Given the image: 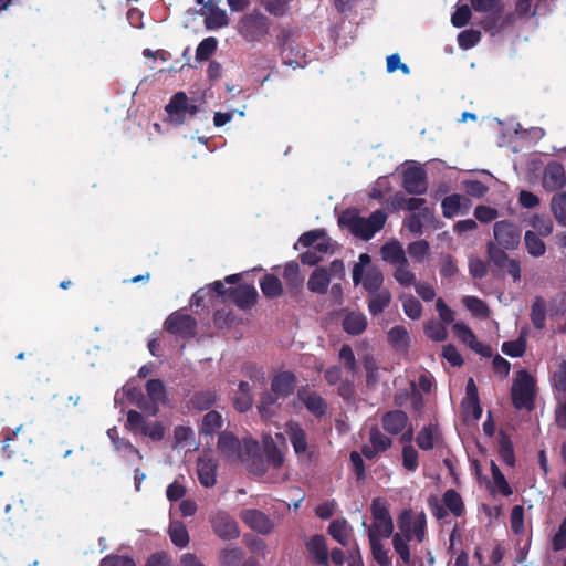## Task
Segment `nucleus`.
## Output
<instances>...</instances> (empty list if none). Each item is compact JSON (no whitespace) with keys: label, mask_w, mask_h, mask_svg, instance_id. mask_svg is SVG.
<instances>
[{"label":"nucleus","mask_w":566,"mask_h":566,"mask_svg":"<svg viewBox=\"0 0 566 566\" xmlns=\"http://www.w3.org/2000/svg\"><path fill=\"white\" fill-rule=\"evenodd\" d=\"M462 303L474 316L480 318L489 317V306L481 298L476 296H464Z\"/></svg>","instance_id":"obj_43"},{"label":"nucleus","mask_w":566,"mask_h":566,"mask_svg":"<svg viewBox=\"0 0 566 566\" xmlns=\"http://www.w3.org/2000/svg\"><path fill=\"white\" fill-rule=\"evenodd\" d=\"M329 273L324 268H316L310 275L307 287L311 292L325 294L329 284Z\"/></svg>","instance_id":"obj_31"},{"label":"nucleus","mask_w":566,"mask_h":566,"mask_svg":"<svg viewBox=\"0 0 566 566\" xmlns=\"http://www.w3.org/2000/svg\"><path fill=\"white\" fill-rule=\"evenodd\" d=\"M222 426V417L216 410L208 411L202 419L200 432L203 434H212Z\"/></svg>","instance_id":"obj_44"},{"label":"nucleus","mask_w":566,"mask_h":566,"mask_svg":"<svg viewBox=\"0 0 566 566\" xmlns=\"http://www.w3.org/2000/svg\"><path fill=\"white\" fill-rule=\"evenodd\" d=\"M501 349L510 357H522L526 350V339L520 336L514 340L504 342Z\"/></svg>","instance_id":"obj_50"},{"label":"nucleus","mask_w":566,"mask_h":566,"mask_svg":"<svg viewBox=\"0 0 566 566\" xmlns=\"http://www.w3.org/2000/svg\"><path fill=\"white\" fill-rule=\"evenodd\" d=\"M305 546L308 553L313 556L316 564L321 566H327L328 564V549L326 544V537L322 534L313 535L306 541Z\"/></svg>","instance_id":"obj_24"},{"label":"nucleus","mask_w":566,"mask_h":566,"mask_svg":"<svg viewBox=\"0 0 566 566\" xmlns=\"http://www.w3.org/2000/svg\"><path fill=\"white\" fill-rule=\"evenodd\" d=\"M525 247L530 255L539 258L545 254L546 245L544 241L533 231L528 230L524 235Z\"/></svg>","instance_id":"obj_41"},{"label":"nucleus","mask_w":566,"mask_h":566,"mask_svg":"<svg viewBox=\"0 0 566 566\" xmlns=\"http://www.w3.org/2000/svg\"><path fill=\"white\" fill-rule=\"evenodd\" d=\"M360 283L368 293L377 292L384 283V274L379 268L370 266L363 274Z\"/></svg>","instance_id":"obj_34"},{"label":"nucleus","mask_w":566,"mask_h":566,"mask_svg":"<svg viewBox=\"0 0 566 566\" xmlns=\"http://www.w3.org/2000/svg\"><path fill=\"white\" fill-rule=\"evenodd\" d=\"M380 254L384 261L394 265L407 261L405 250L398 240L386 242L380 249Z\"/></svg>","instance_id":"obj_28"},{"label":"nucleus","mask_w":566,"mask_h":566,"mask_svg":"<svg viewBox=\"0 0 566 566\" xmlns=\"http://www.w3.org/2000/svg\"><path fill=\"white\" fill-rule=\"evenodd\" d=\"M264 9L274 17H283L290 7V0H261Z\"/></svg>","instance_id":"obj_63"},{"label":"nucleus","mask_w":566,"mask_h":566,"mask_svg":"<svg viewBox=\"0 0 566 566\" xmlns=\"http://www.w3.org/2000/svg\"><path fill=\"white\" fill-rule=\"evenodd\" d=\"M145 389L153 403L151 407L147 406L148 411L155 416L158 412L157 405H166L168 402L165 385L160 379H149L146 382Z\"/></svg>","instance_id":"obj_23"},{"label":"nucleus","mask_w":566,"mask_h":566,"mask_svg":"<svg viewBox=\"0 0 566 566\" xmlns=\"http://www.w3.org/2000/svg\"><path fill=\"white\" fill-rule=\"evenodd\" d=\"M566 181L565 169L560 163H549L544 171V184L551 189H560Z\"/></svg>","instance_id":"obj_27"},{"label":"nucleus","mask_w":566,"mask_h":566,"mask_svg":"<svg viewBox=\"0 0 566 566\" xmlns=\"http://www.w3.org/2000/svg\"><path fill=\"white\" fill-rule=\"evenodd\" d=\"M481 40V32L474 29H468L459 33L458 44L462 50H469L475 46Z\"/></svg>","instance_id":"obj_57"},{"label":"nucleus","mask_w":566,"mask_h":566,"mask_svg":"<svg viewBox=\"0 0 566 566\" xmlns=\"http://www.w3.org/2000/svg\"><path fill=\"white\" fill-rule=\"evenodd\" d=\"M279 399L281 397L272 390H265L260 395L258 410L263 419H270L275 415L276 408L280 407Z\"/></svg>","instance_id":"obj_30"},{"label":"nucleus","mask_w":566,"mask_h":566,"mask_svg":"<svg viewBox=\"0 0 566 566\" xmlns=\"http://www.w3.org/2000/svg\"><path fill=\"white\" fill-rule=\"evenodd\" d=\"M499 455L503 463L509 467H514L515 454L512 441L509 437L503 436L499 441Z\"/></svg>","instance_id":"obj_52"},{"label":"nucleus","mask_w":566,"mask_h":566,"mask_svg":"<svg viewBox=\"0 0 566 566\" xmlns=\"http://www.w3.org/2000/svg\"><path fill=\"white\" fill-rule=\"evenodd\" d=\"M408 424V415L399 409L387 411L381 417L382 429L391 436L402 433Z\"/></svg>","instance_id":"obj_17"},{"label":"nucleus","mask_w":566,"mask_h":566,"mask_svg":"<svg viewBox=\"0 0 566 566\" xmlns=\"http://www.w3.org/2000/svg\"><path fill=\"white\" fill-rule=\"evenodd\" d=\"M217 447L222 457L228 460H244V447L242 448L240 440L232 432H221Z\"/></svg>","instance_id":"obj_14"},{"label":"nucleus","mask_w":566,"mask_h":566,"mask_svg":"<svg viewBox=\"0 0 566 566\" xmlns=\"http://www.w3.org/2000/svg\"><path fill=\"white\" fill-rule=\"evenodd\" d=\"M369 442L381 452L387 451L392 446L391 438L382 433L377 426H373L369 430Z\"/></svg>","instance_id":"obj_47"},{"label":"nucleus","mask_w":566,"mask_h":566,"mask_svg":"<svg viewBox=\"0 0 566 566\" xmlns=\"http://www.w3.org/2000/svg\"><path fill=\"white\" fill-rule=\"evenodd\" d=\"M342 326L349 335H360L367 327V318L360 312H349L345 315Z\"/></svg>","instance_id":"obj_29"},{"label":"nucleus","mask_w":566,"mask_h":566,"mask_svg":"<svg viewBox=\"0 0 566 566\" xmlns=\"http://www.w3.org/2000/svg\"><path fill=\"white\" fill-rule=\"evenodd\" d=\"M270 20L258 10L244 14L240 21L239 34L248 42H259L269 34Z\"/></svg>","instance_id":"obj_3"},{"label":"nucleus","mask_w":566,"mask_h":566,"mask_svg":"<svg viewBox=\"0 0 566 566\" xmlns=\"http://www.w3.org/2000/svg\"><path fill=\"white\" fill-rule=\"evenodd\" d=\"M290 38V33L286 31H283L277 36L283 63L293 69L303 67L306 63L304 60L305 53L303 49L294 44Z\"/></svg>","instance_id":"obj_8"},{"label":"nucleus","mask_w":566,"mask_h":566,"mask_svg":"<svg viewBox=\"0 0 566 566\" xmlns=\"http://www.w3.org/2000/svg\"><path fill=\"white\" fill-rule=\"evenodd\" d=\"M400 533L392 535V546L398 555L397 566H423L422 558L419 556H411L409 542Z\"/></svg>","instance_id":"obj_15"},{"label":"nucleus","mask_w":566,"mask_h":566,"mask_svg":"<svg viewBox=\"0 0 566 566\" xmlns=\"http://www.w3.org/2000/svg\"><path fill=\"white\" fill-rule=\"evenodd\" d=\"M436 439L434 428L429 424L420 429L416 437V443L421 450L429 451L433 449Z\"/></svg>","instance_id":"obj_46"},{"label":"nucleus","mask_w":566,"mask_h":566,"mask_svg":"<svg viewBox=\"0 0 566 566\" xmlns=\"http://www.w3.org/2000/svg\"><path fill=\"white\" fill-rule=\"evenodd\" d=\"M164 329L181 338H191L197 333V321L189 314L176 311L164 323Z\"/></svg>","instance_id":"obj_6"},{"label":"nucleus","mask_w":566,"mask_h":566,"mask_svg":"<svg viewBox=\"0 0 566 566\" xmlns=\"http://www.w3.org/2000/svg\"><path fill=\"white\" fill-rule=\"evenodd\" d=\"M553 384L556 397L566 396V360H562L553 375Z\"/></svg>","instance_id":"obj_56"},{"label":"nucleus","mask_w":566,"mask_h":566,"mask_svg":"<svg viewBox=\"0 0 566 566\" xmlns=\"http://www.w3.org/2000/svg\"><path fill=\"white\" fill-rule=\"evenodd\" d=\"M373 558L380 566L391 565V557L388 555V549L381 543V539H369Z\"/></svg>","instance_id":"obj_51"},{"label":"nucleus","mask_w":566,"mask_h":566,"mask_svg":"<svg viewBox=\"0 0 566 566\" xmlns=\"http://www.w3.org/2000/svg\"><path fill=\"white\" fill-rule=\"evenodd\" d=\"M491 473H492L493 481H494L495 485L497 486L499 491L504 496L512 495L513 494L512 488L510 486L505 476L503 475L500 468L496 465V463L494 461H491Z\"/></svg>","instance_id":"obj_59"},{"label":"nucleus","mask_w":566,"mask_h":566,"mask_svg":"<svg viewBox=\"0 0 566 566\" xmlns=\"http://www.w3.org/2000/svg\"><path fill=\"white\" fill-rule=\"evenodd\" d=\"M217 399V395L213 390H200L196 391L193 396L190 398L189 402L192 408L203 411L208 410Z\"/></svg>","instance_id":"obj_39"},{"label":"nucleus","mask_w":566,"mask_h":566,"mask_svg":"<svg viewBox=\"0 0 566 566\" xmlns=\"http://www.w3.org/2000/svg\"><path fill=\"white\" fill-rule=\"evenodd\" d=\"M373 520H392L389 513V504L384 497H375L370 504Z\"/></svg>","instance_id":"obj_54"},{"label":"nucleus","mask_w":566,"mask_h":566,"mask_svg":"<svg viewBox=\"0 0 566 566\" xmlns=\"http://www.w3.org/2000/svg\"><path fill=\"white\" fill-rule=\"evenodd\" d=\"M552 210L557 221L566 227V192L553 197Z\"/></svg>","instance_id":"obj_58"},{"label":"nucleus","mask_w":566,"mask_h":566,"mask_svg":"<svg viewBox=\"0 0 566 566\" xmlns=\"http://www.w3.org/2000/svg\"><path fill=\"white\" fill-rule=\"evenodd\" d=\"M486 252L489 260L502 272L511 276L513 282L521 280V262L516 259H511L507 253L497 247L493 241L486 244Z\"/></svg>","instance_id":"obj_5"},{"label":"nucleus","mask_w":566,"mask_h":566,"mask_svg":"<svg viewBox=\"0 0 566 566\" xmlns=\"http://www.w3.org/2000/svg\"><path fill=\"white\" fill-rule=\"evenodd\" d=\"M168 533L172 544L177 547L184 548L189 544V534L182 522L175 521L170 523Z\"/></svg>","instance_id":"obj_40"},{"label":"nucleus","mask_w":566,"mask_h":566,"mask_svg":"<svg viewBox=\"0 0 566 566\" xmlns=\"http://www.w3.org/2000/svg\"><path fill=\"white\" fill-rule=\"evenodd\" d=\"M511 398L517 410L532 411L535 408L536 381L526 369L516 373L511 387Z\"/></svg>","instance_id":"obj_2"},{"label":"nucleus","mask_w":566,"mask_h":566,"mask_svg":"<svg viewBox=\"0 0 566 566\" xmlns=\"http://www.w3.org/2000/svg\"><path fill=\"white\" fill-rule=\"evenodd\" d=\"M531 322L536 329H543L546 323V303L542 296H536L531 307Z\"/></svg>","instance_id":"obj_37"},{"label":"nucleus","mask_w":566,"mask_h":566,"mask_svg":"<svg viewBox=\"0 0 566 566\" xmlns=\"http://www.w3.org/2000/svg\"><path fill=\"white\" fill-rule=\"evenodd\" d=\"M230 298L241 310H249L258 301V291L253 285L240 284L230 289Z\"/></svg>","instance_id":"obj_19"},{"label":"nucleus","mask_w":566,"mask_h":566,"mask_svg":"<svg viewBox=\"0 0 566 566\" xmlns=\"http://www.w3.org/2000/svg\"><path fill=\"white\" fill-rule=\"evenodd\" d=\"M270 386L271 390L279 395L281 399H286L295 390L296 376L290 370L280 371L273 376Z\"/></svg>","instance_id":"obj_18"},{"label":"nucleus","mask_w":566,"mask_h":566,"mask_svg":"<svg viewBox=\"0 0 566 566\" xmlns=\"http://www.w3.org/2000/svg\"><path fill=\"white\" fill-rule=\"evenodd\" d=\"M210 523L213 532L222 539H234L240 535L235 520L223 511L211 515Z\"/></svg>","instance_id":"obj_12"},{"label":"nucleus","mask_w":566,"mask_h":566,"mask_svg":"<svg viewBox=\"0 0 566 566\" xmlns=\"http://www.w3.org/2000/svg\"><path fill=\"white\" fill-rule=\"evenodd\" d=\"M394 533L392 520H374L368 528L369 539L389 538Z\"/></svg>","instance_id":"obj_36"},{"label":"nucleus","mask_w":566,"mask_h":566,"mask_svg":"<svg viewBox=\"0 0 566 566\" xmlns=\"http://www.w3.org/2000/svg\"><path fill=\"white\" fill-rule=\"evenodd\" d=\"M264 453L265 461L269 462L273 468L279 469L283 465L284 455L274 442L265 444Z\"/></svg>","instance_id":"obj_62"},{"label":"nucleus","mask_w":566,"mask_h":566,"mask_svg":"<svg viewBox=\"0 0 566 566\" xmlns=\"http://www.w3.org/2000/svg\"><path fill=\"white\" fill-rule=\"evenodd\" d=\"M187 101L188 96L185 92H177L165 106L166 113L176 124L180 125L185 123V108Z\"/></svg>","instance_id":"obj_26"},{"label":"nucleus","mask_w":566,"mask_h":566,"mask_svg":"<svg viewBox=\"0 0 566 566\" xmlns=\"http://www.w3.org/2000/svg\"><path fill=\"white\" fill-rule=\"evenodd\" d=\"M328 534L340 545H348V531L346 520H334L328 526Z\"/></svg>","instance_id":"obj_45"},{"label":"nucleus","mask_w":566,"mask_h":566,"mask_svg":"<svg viewBox=\"0 0 566 566\" xmlns=\"http://www.w3.org/2000/svg\"><path fill=\"white\" fill-rule=\"evenodd\" d=\"M296 396L306 410L316 418H323L327 413L326 400L318 392L311 390L308 385L300 387Z\"/></svg>","instance_id":"obj_9"},{"label":"nucleus","mask_w":566,"mask_h":566,"mask_svg":"<svg viewBox=\"0 0 566 566\" xmlns=\"http://www.w3.org/2000/svg\"><path fill=\"white\" fill-rule=\"evenodd\" d=\"M260 287L268 298H276L283 293L281 281L273 274H264L260 280Z\"/></svg>","instance_id":"obj_35"},{"label":"nucleus","mask_w":566,"mask_h":566,"mask_svg":"<svg viewBox=\"0 0 566 566\" xmlns=\"http://www.w3.org/2000/svg\"><path fill=\"white\" fill-rule=\"evenodd\" d=\"M552 548L554 552L566 549V516L559 524L557 532L552 538Z\"/></svg>","instance_id":"obj_64"},{"label":"nucleus","mask_w":566,"mask_h":566,"mask_svg":"<svg viewBox=\"0 0 566 566\" xmlns=\"http://www.w3.org/2000/svg\"><path fill=\"white\" fill-rule=\"evenodd\" d=\"M387 221L384 210L374 211L368 218L360 217L354 209L345 210L338 218L339 227L347 228L353 235L368 241L380 231Z\"/></svg>","instance_id":"obj_1"},{"label":"nucleus","mask_w":566,"mask_h":566,"mask_svg":"<svg viewBox=\"0 0 566 566\" xmlns=\"http://www.w3.org/2000/svg\"><path fill=\"white\" fill-rule=\"evenodd\" d=\"M218 41L213 36L203 39L196 49V60L201 62L208 60L217 50Z\"/></svg>","instance_id":"obj_49"},{"label":"nucleus","mask_w":566,"mask_h":566,"mask_svg":"<svg viewBox=\"0 0 566 566\" xmlns=\"http://www.w3.org/2000/svg\"><path fill=\"white\" fill-rule=\"evenodd\" d=\"M241 461L247 463L249 471L254 475L262 476L268 471L265 458L260 453L256 440H244V460Z\"/></svg>","instance_id":"obj_11"},{"label":"nucleus","mask_w":566,"mask_h":566,"mask_svg":"<svg viewBox=\"0 0 566 566\" xmlns=\"http://www.w3.org/2000/svg\"><path fill=\"white\" fill-rule=\"evenodd\" d=\"M457 335L469 345V347L476 354L483 357H491L493 352L490 345H485L476 339L472 329L463 322H458L453 325Z\"/></svg>","instance_id":"obj_16"},{"label":"nucleus","mask_w":566,"mask_h":566,"mask_svg":"<svg viewBox=\"0 0 566 566\" xmlns=\"http://www.w3.org/2000/svg\"><path fill=\"white\" fill-rule=\"evenodd\" d=\"M297 244L304 248L313 247V249L319 253H326L329 250V238L324 230L315 229L303 233L298 238L295 249H297Z\"/></svg>","instance_id":"obj_20"},{"label":"nucleus","mask_w":566,"mask_h":566,"mask_svg":"<svg viewBox=\"0 0 566 566\" xmlns=\"http://www.w3.org/2000/svg\"><path fill=\"white\" fill-rule=\"evenodd\" d=\"M285 432H286L289 440L294 449V452L297 455H301V454H304L307 452V449H308L307 434L298 422L289 421L286 423Z\"/></svg>","instance_id":"obj_22"},{"label":"nucleus","mask_w":566,"mask_h":566,"mask_svg":"<svg viewBox=\"0 0 566 566\" xmlns=\"http://www.w3.org/2000/svg\"><path fill=\"white\" fill-rule=\"evenodd\" d=\"M443 503L454 516H461L464 512V504L462 497L453 489L447 490L444 492Z\"/></svg>","instance_id":"obj_42"},{"label":"nucleus","mask_w":566,"mask_h":566,"mask_svg":"<svg viewBox=\"0 0 566 566\" xmlns=\"http://www.w3.org/2000/svg\"><path fill=\"white\" fill-rule=\"evenodd\" d=\"M234 408L240 412L248 411L253 405L251 386L248 381H240L238 385V394L233 400Z\"/></svg>","instance_id":"obj_33"},{"label":"nucleus","mask_w":566,"mask_h":566,"mask_svg":"<svg viewBox=\"0 0 566 566\" xmlns=\"http://www.w3.org/2000/svg\"><path fill=\"white\" fill-rule=\"evenodd\" d=\"M395 280L402 286H411L416 283V275L409 269L408 260L400 264L396 265V270L394 272Z\"/></svg>","instance_id":"obj_48"},{"label":"nucleus","mask_w":566,"mask_h":566,"mask_svg":"<svg viewBox=\"0 0 566 566\" xmlns=\"http://www.w3.org/2000/svg\"><path fill=\"white\" fill-rule=\"evenodd\" d=\"M462 196L453 193L443 198L441 202L442 213L446 218H453L461 208Z\"/></svg>","instance_id":"obj_53"},{"label":"nucleus","mask_w":566,"mask_h":566,"mask_svg":"<svg viewBox=\"0 0 566 566\" xmlns=\"http://www.w3.org/2000/svg\"><path fill=\"white\" fill-rule=\"evenodd\" d=\"M240 517L248 527L263 535L270 534L274 527L272 520L256 509L243 510Z\"/></svg>","instance_id":"obj_13"},{"label":"nucleus","mask_w":566,"mask_h":566,"mask_svg":"<svg viewBox=\"0 0 566 566\" xmlns=\"http://www.w3.org/2000/svg\"><path fill=\"white\" fill-rule=\"evenodd\" d=\"M2 437V452L9 459L22 453L23 449L33 441L32 432L24 424H20L14 430L4 429Z\"/></svg>","instance_id":"obj_4"},{"label":"nucleus","mask_w":566,"mask_h":566,"mask_svg":"<svg viewBox=\"0 0 566 566\" xmlns=\"http://www.w3.org/2000/svg\"><path fill=\"white\" fill-rule=\"evenodd\" d=\"M205 9L207 10V13L203 12L202 14L205 15V27L208 30H217L228 25L229 19L226 10L220 9L211 1L207 3Z\"/></svg>","instance_id":"obj_25"},{"label":"nucleus","mask_w":566,"mask_h":566,"mask_svg":"<svg viewBox=\"0 0 566 566\" xmlns=\"http://www.w3.org/2000/svg\"><path fill=\"white\" fill-rule=\"evenodd\" d=\"M243 558V553L240 548L231 547L224 548L220 553V565L221 566H239Z\"/></svg>","instance_id":"obj_60"},{"label":"nucleus","mask_w":566,"mask_h":566,"mask_svg":"<svg viewBox=\"0 0 566 566\" xmlns=\"http://www.w3.org/2000/svg\"><path fill=\"white\" fill-rule=\"evenodd\" d=\"M388 342L395 347H405L409 343V335L402 325L391 327L387 334Z\"/></svg>","instance_id":"obj_55"},{"label":"nucleus","mask_w":566,"mask_h":566,"mask_svg":"<svg viewBox=\"0 0 566 566\" xmlns=\"http://www.w3.org/2000/svg\"><path fill=\"white\" fill-rule=\"evenodd\" d=\"M217 460L212 458L200 457L197 461V474L200 484L205 488H211L217 482Z\"/></svg>","instance_id":"obj_21"},{"label":"nucleus","mask_w":566,"mask_h":566,"mask_svg":"<svg viewBox=\"0 0 566 566\" xmlns=\"http://www.w3.org/2000/svg\"><path fill=\"white\" fill-rule=\"evenodd\" d=\"M402 308L405 314L411 319H419L422 315V305L413 295L403 298Z\"/></svg>","instance_id":"obj_61"},{"label":"nucleus","mask_w":566,"mask_h":566,"mask_svg":"<svg viewBox=\"0 0 566 566\" xmlns=\"http://www.w3.org/2000/svg\"><path fill=\"white\" fill-rule=\"evenodd\" d=\"M496 245L505 250H515L521 242L522 231L517 224L510 220L496 221L493 226Z\"/></svg>","instance_id":"obj_7"},{"label":"nucleus","mask_w":566,"mask_h":566,"mask_svg":"<svg viewBox=\"0 0 566 566\" xmlns=\"http://www.w3.org/2000/svg\"><path fill=\"white\" fill-rule=\"evenodd\" d=\"M283 279L285 280L289 289L297 292L303 284V276L300 273V266L296 262L291 261L286 263L283 272Z\"/></svg>","instance_id":"obj_38"},{"label":"nucleus","mask_w":566,"mask_h":566,"mask_svg":"<svg viewBox=\"0 0 566 566\" xmlns=\"http://www.w3.org/2000/svg\"><path fill=\"white\" fill-rule=\"evenodd\" d=\"M368 294V311L373 316L384 312L391 301V293L387 289Z\"/></svg>","instance_id":"obj_32"},{"label":"nucleus","mask_w":566,"mask_h":566,"mask_svg":"<svg viewBox=\"0 0 566 566\" xmlns=\"http://www.w3.org/2000/svg\"><path fill=\"white\" fill-rule=\"evenodd\" d=\"M402 187L410 195H424L428 190L426 170L417 166L407 168L402 175Z\"/></svg>","instance_id":"obj_10"}]
</instances>
